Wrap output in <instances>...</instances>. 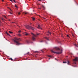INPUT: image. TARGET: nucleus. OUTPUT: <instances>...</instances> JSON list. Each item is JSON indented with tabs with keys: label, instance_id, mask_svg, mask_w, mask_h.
Returning a JSON list of instances; mask_svg holds the SVG:
<instances>
[{
	"label": "nucleus",
	"instance_id": "4be33fe9",
	"mask_svg": "<svg viewBox=\"0 0 78 78\" xmlns=\"http://www.w3.org/2000/svg\"><path fill=\"white\" fill-rule=\"evenodd\" d=\"M38 1H39V2H42V1L41 0H37Z\"/></svg>",
	"mask_w": 78,
	"mask_h": 78
},
{
	"label": "nucleus",
	"instance_id": "ddd939ff",
	"mask_svg": "<svg viewBox=\"0 0 78 78\" xmlns=\"http://www.w3.org/2000/svg\"><path fill=\"white\" fill-rule=\"evenodd\" d=\"M47 33H49L50 34H51V32H50L48 31L47 32Z\"/></svg>",
	"mask_w": 78,
	"mask_h": 78
},
{
	"label": "nucleus",
	"instance_id": "2f4dec72",
	"mask_svg": "<svg viewBox=\"0 0 78 78\" xmlns=\"http://www.w3.org/2000/svg\"><path fill=\"white\" fill-rule=\"evenodd\" d=\"M10 1H11V2H13V1H12V0H10Z\"/></svg>",
	"mask_w": 78,
	"mask_h": 78
},
{
	"label": "nucleus",
	"instance_id": "f8f14e48",
	"mask_svg": "<svg viewBox=\"0 0 78 78\" xmlns=\"http://www.w3.org/2000/svg\"><path fill=\"white\" fill-rule=\"evenodd\" d=\"M9 33H10V34H12V33H13V32H11L10 31H9Z\"/></svg>",
	"mask_w": 78,
	"mask_h": 78
},
{
	"label": "nucleus",
	"instance_id": "393cba45",
	"mask_svg": "<svg viewBox=\"0 0 78 78\" xmlns=\"http://www.w3.org/2000/svg\"><path fill=\"white\" fill-rule=\"evenodd\" d=\"M10 59H11V61H13V60L11 58H10Z\"/></svg>",
	"mask_w": 78,
	"mask_h": 78
},
{
	"label": "nucleus",
	"instance_id": "1a4fd4ad",
	"mask_svg": "<svg viewBox=\"0 0 78 78\" xmlns=\"http://www.w3.org/2000/svg\"><path fill=\"white\" fill-rule=\"evenodd\" d=\"M70 61H68V65H70Z\"/></svg>",
	"mask_w": 78,
	"mask_h": 78
},
{
	"label": "nucleus",
	"instance_id": "20e7f679",
	"mask_svg": "<svg viewBox=\"0 0 78 78\" xmlns=\"http://www.w3.org/2000/svg\"><path fill=\"white\" fill-rule=\"evenodd\" d=\"M26 28L28 29V30H30V29H31L33 31L34 30H36V29L34 27H33L31 26H30L28 25H26L25 26Z\"/></svg>",
	"mask_w": 78,
	"mask_h": 78
},
{
	"label": "nucleus",
	"instance_id": "c85d7f7f",
	"mask_svg": "<svg viewBox=\"0 0 78 78\" xmlns=\"http://www.w3.org/2000/svg\"><path fill=\"white\" fill-rule=\"evenodd\" d=\"M19 33H20L21 32V31L20 30L18 31Z\"/></svg>",
	"mask_w": 78,
	"mask_h": 78
},
{
	"label": "nucleus",
	"instance_id": "4468645a",
	"mask_svg": "<svg viewBox=\"0 0 78 78\" xmlns=\"http://www.w3.org/2000/svg\"><path fill=\"white\" fill-rule=\"evenodd\" d=\"M32 20H35V18H32Z\"/></svg>",
	"mask_w": 78,
	"mask_h": 78
},
{
	"label": "nucleus",
	"instance_id": "f03ea898",
	"mask_svg": "<svg viewBox=\"0 0 78 78\" xmlns=\"http://www.w3.org/2000/svg\"><path fill=\"white\" fill-rule=\"evenodd\" d=\"M14 42L16 43V45H21V43H20L19 42V41H20V38H17L15 37L14 38Z\"/></svg>",
	"mask_w": 78,
	"mask_h": 78
},
{
	"label": "nucleus",
	"instance_id": "7ed1b4c3",
	"mask_svg": "<svg viewBox=\"0 0 78 78\" xmlns=\"http://www.w3.org/2000/svg\"><path fill=\"white\" fill-rule=\"evenodd\" d=\"M31 34L33 36L32 37V39L33 41H35L36 40V37H37L38 35H39V34H34L33 33H31Z\"/></svg>",
	"mask_w": 78,
	"mask_h": 78
},
{
	"label": "nucleus",
	"instance_id": "c9c22d12",
	"mask_svg": "<svg viewBox=\"0 0 78 78\" xmlns=\"http://www.w3.org/2000/svg\"><path fill=\"white\" fill-rule=\"evenodd\" d=\"M10 12V14H12V13L10 12Z\"/></svg>",
	"mask_w": 78,
	"mask_h": 78
},
{
	"label": "nucleus",
	"instance_id": "f3484780",
	"mask_svg": "<svg viewBox=\"0 0 78 78\" xmlns=\"http://www.w3.org/2000/svg\"><path fill=\"white\" fill-rule=\"evenodd\" d=\"M42 8H45V7L44 6L42 5Z\"/></svg>",
	"mask_w": 78,
	"mask_h": 78
},
{
	"label": "nucleus",
	"instance_id": "c03bdc74",
	"mask_svg": "<svg viewBox=\"0 0 78 78\" xmlns=\"http://www.w3.org/2000/svg\"><path fill=\"white\" fill-rule=\"evenodd\" d=\"M75 64H76V63H75Z\"/></svg>",
	"mask_w": 78,
	"mask_h": 78
},
{
	"label": "nucleus",
	"instance_id": "cd10ccee",
	"mask_svg": "<svg viewBox=\"0 0 78 78\" xmlns=\"http://www.w3.org/2000/svg\"><path fill=\"white\" fill-rule=\"evenodd\" d=\"M27 43H29V41H27Z\"/></svg>",
	"mask_w": 78,
	"mask_h": 78
},
{
	"label": "nucleus",
	"instance_id": "b1692460",
	"mask_svg": "<svg viewBox=\"0 0 78 78\" xmlns=\"http://www.w3.org/2000/svg\"><path fill=\"white\" fill-rule=\"evenodd\" d=\"M18 35L19 36H21V34H19Z\"/></svg>",
	"mask_w": 78,
	"mask_h": 78
},
{
	"label": "nucleus",
	"instance_id": "a211bd4d",
	"mask_svg": "<svg viewBox=\"0 0 78 78\" xmlns=\"http://www.w3.org/2000/svg\"><path fill=\"white\" fill-rule=\"evenodd\" d=\"M1 19L2 20V21H3V20H4V19H3V18H1Z\"/></svg>",
	"mask_w": 78,
	"mask_h": 78
},
{
	"label": "nucleus",
	"instance_id": "f257e3e1",
	"mask_svg": "<svg viewBox=\"0 0 78 78\" xmlns=\"http://www.w3.org/2000/svg\"><path fill=\"white\" fill-rule=\"evenodd\" d=\"M54 48L56 50H61V51L56 52L54 51L53 50H51V52H52V53H56V54H61V53H62V49H61L58 47H56Z\"/></svg>",
	"mask_w": 78,
	"mask_h": 78
},
{
	"label": "nucleus",
	"instance_id": "412c9836",
	"mask_svg": "<svg viewBox=\"0 0 78 78\" xmlns=\"http://www.w3.org/2000/svg\"><path fill=\"white\" fill-rule=\"evenodd\" d=\"M4 17H5V19H7V18L6 17V16H4Z\"/></svg>",
	"mask_w": 78,
	"mask_h": 78
},
{
	"label": "nucleus",
	"instance_id": "a19ab883",
	"mask_svg": "<svg viewBox=\"0 0 78 78\" xmlns=\"http://www.w3.org/2000/svg\"><path fill=\"white\" fill-rule=\"evenodd\" d=\"M73 36H74V35H73Z\"/></svg>",
	"mask_w": 78,
	"mask_h": 78
},
{
	"label": "nucleus",
	"instance_id": "473e14b6",
	"mask_svg": "<svg viewBox=\"0 0 78 78\" xmlns=\"http://www.w3.org/2000/svg\"><path fill=\"white\" fill-rule=\"evenodd\" d=\"M34 53H37V51H34Z\"/></svg>",
	"mask_w": 78,
	"mask_h": 78
},
{
	"label": "nucleus",
	"instance_id": "5701e85b",
	"mask_svg": "<svg viewBox=\"0 0 78 78\" xmlns=\"http://www.w3.org/2000/svg\"><path fill=\"white\" fill-rule=\"evenodd\" d=\"M18 15H20V12H19L18 13Z\"/></svg>",
	"mask_w": 78,
	"mask_h": 78
},
{
	"label": "nucleus",
	"instance_id": "79ce46f5",
	"mask_svg": "<svg viewBox=\"0 0 78 78\" xmlns=\"http://www.w3.org/2000/svg\"><path fill=\"white\" fill-rule=\"evenodd\" d=\"M49 59H50V58H49Z\"/></svg>",
	"mask_w": 78,
	"mask_h": 78
},
{
	"label": "nucleus",
	"instance_id": "f704fd0d",
	"mask_svg": "<svg viewBox=\"0 0 78 78\" xmlns=\"http://www.w3.org/2000/svg\"><path fill=\"white\" fill-rule=\"evenodd\" d=\"M2 2H4V1L3 0H2Z\"/></svg>",
	"mask_w": 78,
	"mask_h": 78
},
{
	"label": "nucleus",
	"instance_id": "72a5a7b5",
	"mask_svg": "<svg viewBox=\"0 0 78 78\" xmlns=\"http://www.w3.org/2000/svg\"><path fill=\"white\" fill-rule=\"evenodd\" d=\"M39 9H41V8H39Z\"/></svg>",
	"mask_w": 78,
	"mask_h": 78
},
{
	"label": "nucleus",
	"instance_id": "423d86ee",
	"mask_svg": "<svg viewBox=\"0 0 78 78\" xmlns=\"http://www.w3.org/2000/svg\"><path fill=\"white\" fill-rule=\"evenodd\" d=\"M44 38H45L47 40V41H50L49 40V39H48L49 37L48 38V37H45Z\"/></svg>",
	"mask_w": 78,
	"mask_h": 78
},
{
	"label": "nucleus",
	"instance_id": "0eeeda50",
	"mask_svg": "<svg viewBox=\"0 0 78 78\" xmlns=\"http://www.w3.org/2000/svg\"><path fill=\"white\" fill-rule=\"evenodd\" d=\"M38 27H37V28H38V29H42L41 27H40V26L39 25H38Z\"/></svg>",
	"mask_w": 78,
	"mask_h": 78
},
{
	"label": "nucleus",
	"instance_id": "6ab92c4d",
	"mask_svg": "<svg viewBox=\"0 0 78 78\" xmlns=\"http://www.w3.org/2000/svg\"><path fill=\"white\" fill-rule=\"evenodd\" d=\"M44 42V41L43 40H41L40 41V42Z\"/></svg>",
	"mask_w": 78,
	"mask_h": 78
},
{
	"label": "nucleus",
	"instance_id": "aec40b11",
	"mask_svg": "<svg viewBox=\"0 0 78 78\" xmlns=\"http://www.w3.org/2000/svg\"><path fill=\"white\" fill-rule=\"evenodd\" d=\"M63 63H64V64H66V63H67V62H63Z\"/></svg>",
	"mask_w": 78,
	"mask_h": 78
},
{
	"label": "nucleus",
	"instance_id": "4c0bfd02",
	"mask_svg": "<svg viewBox=\"0 0 78 78\" xmlns=\"http://www.w3.org/2000/svg\"><path fill=\"white\" fill-rule=\"evenodd\" d=\"M75 46H76V44H75Z\"/></svg>",
	"mask_w": 78,
	"mask_h": 78
},
{
	"label": "nucleus",
	"instance_id": "9d476101",
	"mask_svg": "<svg viewBox=\"0 0 78 78\" xmlns=\"http://www.w3.org/2000/svg\"><path fill=\"white\" fill-rule=\"evenodd\" d=\"M24 14H28V12H23Z\"/></svg>",
	"mask_w": 78,
	"mask_h": 78
},
{
	"label": "nucleus",
	"instance_id": "e433bc0d",
	"mask_svg": "<svg viewBox=\"0 0 78 78\" xmlns=\"http://www.w3.org/2000/svg\"><path fill=\"white\" fill-rule=\"evenodd\" d=\"M9 20V21H10L11 20Z\"/></svg>",
	"mask_w": 78,
	"mask_h": 78
},
{
	"label": "nucleus",
	"instance_id": "bb28decb",
	"mask_svg": "<svg viewBox=\"0 0 78 78\" xmlns=\"http://www.w3.org/2000/svg\"><path fill=\"white\" fill-rule=\"evenodd\" d=\"M67 37H69V35H67Z\"/></svg>",
	"mask_w": 78,
	"mask_h": 78
},
{
	"label": "nucleus",
	"instance_id": "dca6fc26",
	"mask_svg": "<svg viewBox=\"0 0 78 78\" xmlns=\"http://www.w3.org/2000/svg\"><path fill=\"white\" fill-rule=\"evenodd\" d=\"M48 57H50V58H51V55H48Z\"/></svg>",
	"mask_w": 78,
	"mask_h": 78
},
{
	"label": "nucleus",
	"instance_id": "58836bf2",
	"mask_svg": "<svg viewBox=\"0 0 78 78\" xmlns=\"http://www.w3.org/2000/svg\"><path fill=\"white\" fill-rule=\"evenodd\" d=\"M27 54H29V52H28Z\"/></svg>",
	"mask_w": 78,
	"mask_h": 78
},
{
	"label": "nucleus",
	"instance_id": "7c9ffc66",
	"mask_svg": "<svg viewBox=\"0 0 78 78\" xmlns=\"http://www.w3.org/2000/svg\"><path fill=\"white\" fill-rule=\"evenodd\" d=\"M47 35H48V36H49V34H47Z\"/></svg>",
	"mask_w": 78,
	"mask_h": 78
},
{
	"label": "nucleus",
	"instance_id": "9b49d317",
	"mask_svg": "<svg viewBox=\"0 0 78 78\" xmlns=\"http://www.w3.org/2000/svg\"><path fill=\"white\" fill-rule=\"evenodd\" d=\"M25 34L26 35V36H27V35H28V34L27 32H25Z\"/></svg>",
	"mask_w": 78,
	"mask_h": 78
},
{
	"label": "nucleus",
	"instance_id": "c756f323",
	"mask_svg": "<svg viewBox=\"0 0 78 78\" xmlns=\"http://www.w3.org/2000/svg\"><path fill=\"white\" fill-rule=\"evenodd\" d=\"M41 51L42 52H44V51H43V50H41Z\"/></svg>",
	"mask_w": 78,
	"mask_h": 78
},
{
	"label": "nucleus",
	"instance_id": "ea45409f",
	"mask_svg": "<svg viewBox=\"0 0 78 78\" xmlns=\"http://www.w3.org/2000/svg\"><path fill=\"white\" fill-rule=\"evenodd\" d=\"M10 10H11V9H10Z\"/></svg>",
	"mask_w": 78,
	"mask_h": 78
},
{
	"label": "nucleus",
	"instance_id": "a878e982",
	"mask_svg": "<svg viewBox=\"0 0 78 78\" xmlns=\"http://www.w3.org/2000/svg\"><path fill=\"white\" fill-rule=\"evenodd\" d=\"M13 1L15 3H16V0H13Z\"/></svg>",
	"mask_w": 78,
	"mask_h": 78
},
{
	"label": "nucleus",
	"instance_id": "2eb2a0df",
	"mask_svg": "<svg viewBox=\"0 0 78 78\" xmlns=\"http://www.w3.org/2000/svg\"><path fill=\"white\" fill-rule=\"evenodd\" d=\"M15 7L16 8H18V7L16 5H15Z\"/></svg>",
	"mask_w": 78,
	"mask_h": 78
},
{
	"label": "nucleus",
	"instance_id": "39448f33",
	"mask_svg": "<svg viewBox=\"0 0 78 78\" xmlns=\"http://www.w3.org/2000/svg\"><path fill=\"white\" fill-rule=\"evenodd\" d=\"M78 60V57H76L75 58V59H73V61H77Z\"/></svg>",
	"mask_w": 78,
	"mask_h": 78
},
{
	"label": "nucleus",
	"instance_id": "37998d69",
	"mask_svg": "<svg viewBox=\"0 0 78 78\" xmlns=\"http://www.w3.org/2000/svg\"><path fill=\"white\" fill-rule=\"evenodd\" d=\"M15 59H16V58H15Z\"/></svg>",
	"mask_w": 78,
	"mask_h": 78
},
{
	"label": "nucleus",
	"instance_id": "6e6552de",
	"mask_svg": "<svg viewBox=\"0 0 78 78\" xmlns=\"http://www.w3.org/2000/svg\"><path fill=\"white\" fill-rule=\"evenodd\" d=\"M5 33L6 34H7V35H8L9 36H11V35H10L6 31Z\"/></svg>",
	"mask_w": 78,
	"mask_h": 78
}]
</instances>
